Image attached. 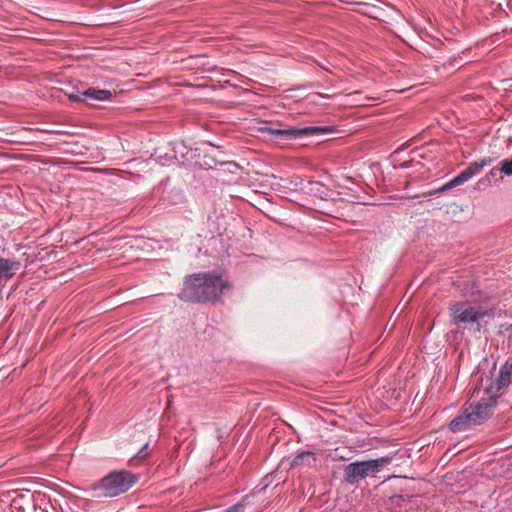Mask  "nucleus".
I'll return each mask as SVG.
<instances>
[{"instance_id":"1","label":"nucleus","mask_w":512,"mask_h":512,"mask_svg":"<svg viewBox=\"0 0 512 512\" xmlns=\"http://www.w3.org/2000/svg\"><path fill=\"white\" fill-rule=\"evenodd\" d=\"M228 287V282L216 273H195L185 277L178 297L192 303H215Z\"/></svg>"},{"instance_id":"2","label":"nucleus","mask_w":512,"mask_h":512,"mask_svg":"<svg viewBox=\"0 0 512 512\" xmlns=\"http://www.w3.org/2000/svg\"><path fill=\"white\" fill-rule=\"evenodd\" d=\"M136 482V477L131 472L121 470L113 471L90 488V495L96 498L115 497L125 493Z\"/></svg>"},{"instance_id":"3","label":"nucleus","mask_w":512,"mask_h":512,"mask_svg":"<svg viewBox=\"0 0 512 512\" xmlns=\"http://www.w3.org/2000/svg\"><path fill=\"white\" fill-rule=\"evenodd\" d=\"M449 310L453 324L474 329V331L481 330V322H483L485 318H493L495 316L493 309H486L482 306H472L468 302L452 304Z\"/></svg>"},{"instance_id":"4","label":"nucleus","mask_w":512,"mask_h":512,"mask_svg":"<svg viewBox=\"0 0 512 512\" xmlns=\"http://www.w3.org/2000/svg\"><path fill=\"white\" fill-rule=\"evenodd\" d=\"M392 460L393 456H383L377 459L350 463L344 467L343 480L349 485H355L366 477H374Z\"/></svg>"},{"instance_id":"5","label":"nucleus","mask_w":512,"mask_h":512,"mask_svg":"<svg viewBox=\"0 0 512 512\" xmlns=\"http://www.w3.org/2000/svg\"><path fill=\"white\" fill-rule=\"evenodd\" d=\"M258 131L267 134L271 139L275 141H286L291 139H297L302 136L316 135L324 132H328L327 127L309 126L303 128H276L272 127L268 123H263Z\"/></svg>"},{"instance_id":"6","label":"nucleus","mask_w":512,"mask_h":512,"mask_svg":"<svg viewBox=\"0 0 512 512\" xmlns=\"http://www.w3.org/2000/svg\"><path fill=\"white\" fill-rule=\"evenodd\" d=\"M494 390L496 391V387L494 384H491L487 389V393L489 394L487 397H483L477 402H470L464 405L475 426L481 425L493 414L497 403L495 396L492 394Z\"/></svg>"},{"instance_id":"7","label":"nucleus","mask_w":512,"mask_h":512,"mask_svg":"<svg viewBox=\"0 0 512 512\" xmlns=\"http://www.w3.org/2000/svg\"><path fill=\"white\" fill-rule=\"evenodd\" d=\"M493 162L491 157L482 158L479 161H474L464 169L459 175L451 179L454 187L460 186L470 180L473 176L477 175L485 166L490 165Z\"/></svg>"},{"instance_id":"8","label":"nucleus","mask_w":512,"mask_h":512,"mask_svg":"<svg viewBox=\"0 0 512 512\" xmlns=\"http://www.w3.org/2000/svg\"><path fill=\"white\" fill-rule=\"evenodd\" d=\"M112 97V93L106 89L88 88L83 92L69 95V99L77 102L105 101Z\"/></svg>"},{"instance_id":"9","label":"nucleus","mask_w":512,"mask_h":512,"mask_svg":"<svg viewBox=\"0 0 512 512\" xmlns=\"http://www.w3.org/2000/svg\"><path fill=\"white\" fill-rule=\"evenodd\" d=\"M473 427H475V425L465 406L462 407L461 413L449 423V430L452 432H464Z\"/></svg>"},{"instance_id":"10","label":"nucleus","mask_w":512,"mask_h":512,"mask_svg":"<svg viewBox=\"0 0 512 512\" xmlns=\"http://www.w3.org/2000/svg\"><path fill=\"white\" fill-rule=\"evenodd\" d=\"M512 382V361L506 362V364L501 368L499 377L496 380L494 386L496 387V391H500L502 388L507 387Z\"/></svg>"},{"instance_id":"11","label":"nucleus","mask_w":512,"mask_h":512,"mask_svg":"<svg viewBox=\"0 0 512 512\" xmlns=\"http://www.w3.org/2000/svg\"><path fill=\"white\" fill-rule=\"evenodd\" d=\"M316 463V457L313 452L305 451L298 453L291 462V467L312 466Z\"/></svg>"},{"instance_id":"12","label":"nucleus","mask_w":512,"mask_h":512,"mask_svg":"<svg viewBox=\"0 0 512 512\" xmlns=\"http://www.w3.org/2000/svg\"><path fill=\"white\" fill-rule=\"evenodd\" d=\"M20 263L0 258V276L11 277L18 270Z\"/></svg>"},{"instance_id":"13","label":"nucleus","mask_w":512,"mask_h":512,"mask_svg":"<svg viewBox=\"0 0 512 512\" xmlns=\"http://www.w3.org/2000/svg\"><path fill=\"white\" fill-rule=\"evenodd\" d=\"M148 448H149V445H148V443H146L138 451V453L129 460V465L133 466V465H136L139 462L143 461L148 456V454H149Z\"/></svg>"},{"instance_id":"14","label":"nucleus","mask_w":512,"mask_h":512,"mask_svg":"<svg viewBox=\"0 0 512 512\" xmlns=\"http://www.w3.org/2000/svg\"><path fill=\"white\" fill-rule=\"evenodd\" d=\"M501 172L506 176H512V158L500 161Z\"/></svg>"},{"instance_id":"15","label":"nucleus","mask_w":512,"mask_h":512,"mask_svg":"<svg viewBox=\"0 0 512 512\" xmlns=\"http://www.w3.org/2000/svg\"><path fill=\"white\" fill-rule=\"evenodd\" d=\"M245 511V505L242 502H239L237 504H234L230 507H228L223 512H244Z\"/></svg>"},{"instance_id":"16","label":"nucleus","mask_w":512,"mask_h":512,"mask_svg":"<svg viewBox=\"0 0 512 512\" xmlns=\"http://www.w3.org/2000/svg\"><path fill=\"white\" fill-rule=\"evenodd\" d=\"M499 173H502L501 169H500V163L498 164V166L493 167L489 171V173L486 175V178H487L488 181H491V179L496 178Z\"/></svg>"},{"instance_id":"17","label":"nucleus","mask_w":512,"mask_h":512,"mask_svg":"<svg viewBox=\"0 0 512 512\" xmlns=\"http://www.w3.org/2000/svg\"><path fill=\"white\" fill-rule=\"evenodd\" d=\"M454 188L453 184L451 181H448L447 183H445L443 186H441L440 188H438L437 190H435V192H433L432 194H437V193H443L447 190H450Z\"/></svg>"},{"instance_id":"18","label":"nucleus","mask_w":512,"mask_h":512,"mask_svg":"<svg viewBox=\"0 0 512 512\" xmlns=\"http://www.w3.org/2000/svg\"><path fill=\"white\" fill-rule=\"evenodd\" d=\"M413 161H414V159H412L410 161H404L403 163L400 164V166L403 168H409L412 165Z\"/></svg>"},{"instance_id":"19","label":"nucleus","mask_w":512,"mask_h":512,"mask_svg":"<svg viewBox=\"0 0 512 512\" xmlns=\"http://www.w3.org/2000/svg\"><path fill=\"white\" fill-rule=\"evenodd\" d=\"M508 332V339L512 342V325L506 328Z\"/></svg>"}]
</instances>
